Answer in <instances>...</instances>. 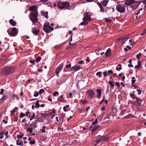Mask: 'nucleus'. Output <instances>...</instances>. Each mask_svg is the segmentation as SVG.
Segmentation results:
<instances>
[{"label":"nucleus","mask_w":146,"mask_h":146,"mask_svg":"<svg viewBox=\"0 0 146 146\" xmlns=\"http://www.w3.org/2000/svg\"><path fill=\"white\" fill-rule=\"evenodd\" d=\"M85 21H84L82 22L81 23L80 25H86L88 24V23Z\"/></svg>","instance_id":"29"},{"label":"nucleus","mask_w":146,"mask_h":146,"mask_svg":"<svg viewBox=\"0 0 146 146\" xmlns=\"http://www.w3.org/2000/svg\"><path fill=\"white\" fill-rule=\"evenodd\" d=\"M100 127V125H97L96 126L94 127H93V128L91 129V131L92 132H93L96 131L97 129H98Z\"/></svg>","instance_id":"21"},{"label":"nucleus","mask_w":146,"mask_h":146,"mask_svg":"<svg viewBox=\"0 0 146 146\" xmlns=\"http://www.w3.org/2000/svg\"><path fill=\"white\" fill-rule=\"evenodd\" d=\"M39 95V92H36L35 94L34 95V96L35 97H37Z\"/></svg>","instance_id":"47"},{"label":"nucleus","mask_w":146,"mask_h":146,"mask_svg":"<svg viewBox=\"0 0 146 146\" xmlns=\"http://www.w3.org/2000/svg\"><path fill=\"white\" fill-rule=\"evenodd\" d=\"M108 1V0H104L101 3H98V4L99 6L101 11H103L104 10V9L102 6L104 7L106 6Z\"/></svg>","instance_id":"7"},{"label":"nucleus","mask_w":146,"mask_h":146,"mask_svg":"<svg viewBox=\"0 0 146 146\" xmlns=\"http://www.w3.org/2000/svg\"><path fill=\"white\" fill-rule=\"evenodd\" d=\"M127 48H128V50H130L131 49V48L129 45H126V47L125 48H124V51L125 52L127 51L128 50Z\"/></svg>","instance_id":"28"},{"label":"nucleus","mask_w":146,"mask_h":146,"mask_svg":"<svg viewBox=\"0 0 146 146\" xmlns=\"http://www.w3.org/2000/svg\"><path fill=\"white\" fill-rule=\"evenodd\" d=\"M81 68V67L80 66H74L72 67L71 70H74L75 71L79 70Z\"/></svg>","instance_id":"13"},{"label":"nucleus","mask_w":146,"mask_h":146,"mask_svg":"<svg viewBox=\"0 0 146 146\" xmlns=\"http://www.w3.org/2000/svg\"><path fill=\"white\" fill-rule=\"evenodd\" d=\"M136 102L138 103L139 105H142V104H143L144 102H143L141 100L138 98H135Z\"/></svg>","instance_id":"15"},{"label":"nucleus","mask_w":146,"mask_h":146,"mask_svg":"<svg viewBox=\"0 0 146 146\" xmlns=\"http://www.w3.org/2000/svg\"><path fill=\"white\" fill-rule=\"evenodd\" d=\"M137 92H138V95L141 94V90H137Z\"/></svg>","instance_id":"52"},{"label":"nucleus","mask_w":146,"mask_h":146,"mask_svg":"<svg viewBox=\"0 0 146 146\" xmlns=\"http://www.w3.org/2000/svg\"><path fill=\"white\" fill-rule=\"evenodd\" d=\"M18 142L19 141L18 140L16 141V144L17 145H20L21 146H23V142H21L19 143Z\"/></svg>","instance_id":"27"},{"label":"nucleus","mask_w":146,"mask_h":146,"mask_svg":"<svg viewBox=\"0 0 146 146\" xmlns=\"http://www.w3.org/2000/svg\"><path fill=\"white\" fill-rule=\"evenodd\" d=\"M133 116L131 114H129L127 115H126L123 118L125 119H129L132 117Z\"/></svg>","instance_id":"25"},{"label":"nucleus","mask_w":146,"mask_h":146,"mask_svg":"<svg viewBox=\"0 0 146 146\" xmlns=\"http://www.w3.org/2000/svg\"><path fill=\"white\" fill-rule=\"evenodd\" d=\"M127 113V110H125L121 111L119 115H120L123 116L126 115Z\"/></svg>","instance_id":"19"},{"label":"nucleus","mask_w":146,"mask_h":146,"mask_svg":"<svg viewBox=\"0 0 146 146\" xmlns=\"http://www.w3.org/2000/svg\"><path fill=\"white\" fill-rule=\"evenodd\" d=\"M69 6V4L68 2H64L61 1L58 3V5L59 9H68Z\"/></svg>","instance_id":"4"},{"label":"nucleus","mask_w":146,"mask_h":146,"mask_svg":"<svg viewBox=\"0 0 146 146\" xmlns=\"http://www.w3.org/2000/svg\"><path fill=\"white\" fill-rule=\"evenodd\" d=\"M35 60H30V61H29V62L31 63H32L33 64H34V63H35Z\"/></svg>","instance_id":"55"},{"label":"nucleus","mask_w":146,"mask_h":146,"mask_svg":"<svg viewBox=\"0 0 146 146\" xmlns=\"http://www.w3.org/2000/svg\"><path fill=\"white\" fill-rule=\"evenodd\" d=\"M35 115L34 113H33V115L31 116V117L30 119V120L32 121L33 119L35 117Z\"/></svg>","instance_id":"36"},{"label":"nucleus","mask_w":146,"mask_h":146,"mask_svg":"<svg viewBox=\"0 0 146 146\" xmlns=\"http://www.w3.org/2000/svg\"><path fill=\"white\" fill-rule=\"evenodd\" d=\"M102 73V72H97V73H96V75H100L101 74V73Z\"/></svg>","instance_id":"59"},{"label":"nucleus","mask_w":146,"mask_h":146,"mask_svg":"<svg viewBox=\"0 0 146 146\" xmlns=\"http://www.w3.org/2000/svg\"><path fill=\"white\" fill-rule=\"evenodd\" d=\"M96 92L97 93V94H101L102 92L101 90L100 89H98L96 90Z\"/></svg>","instance_id":"34"},{"label":"nucleus","mask_w":146,"mask_h":146,"mask_svg":"<svg viewBox=\"0 0 146 146\" xmlns=\"http://www.w3.org/2000/svg\"><path fill=\"white\" fill-rule=\"evenodd\" d=\"M23 38H26V39H29V37L28 36H27L26 35H25L24 36H23Z\"/></svg>","instance_id":"51"},{"label":"nucleus","mask_w":146,"mask_h":146,"mask_svg":"<svg viewBox=\"0 0 146 146\" xmlns=\"http://www.w3.org/2000/svg\"><path fill=\"white\" fill-rule=\"evenodd\" d=\"M122 68L121 67L119 68H116V70L117 71H119L121 70L122 69Z\"/></svg>","instance_id":"63"},{"label":"nucleus","mask_w":146,"mask_h":146,"mask_svg":"<svg viewBox=\"0 0 146 146\" xmlns=\"http://www.w3.org/2000/svg\"><path fill=\"white\" fill-rule=\"evenodd\" d=\"M25 115V114L24 113H21L20 115V117H24Z\"/></svg>","instance_id":"45"},{"label":"nucleus","mask_w":146,"mask_h":146,"mask_svg":"<svg viewBox=\"0 0 146 146\" xmlns=\"http://www.w3.org/2000/svg\"><path fill=\"white\" fill-rule=\"evenodd\" d=\"M4 89H1V91L0 92V95L4 93Z\"/></svg>","instance_id":"53"},{"label":"nucleus","mask_w":146,"mask_h":146,"mask_svg":"<svg viewBox=\"0 0 146 146\" xmlns=\"http://www.w3.org/2000/svg\"><path fill=\"white\" fill-rule=\"evenodd\" d=\"M41 58L40 57H38L35 60L36 62H40L41 60Z\"/></svg>","instance_id":"32"},{"label":"nucleus","mask_w":146,"mask_h":146,"mask_svg":"<svg viewBox=\"0 0 146 146\" xmlns=\"http://www.w3.org/2000/svg\"><path fill=\"white\" fill-rule=\"evenodd\" d=\"M40 106L39 104V101H37L35 103V107L39 108Z\"/></svg>","instance_id":"40"},{"label":"nucleus","mask_w":146,"mask_h":146,"mask_svg":"<svg viewBox=\"0 0 146 146\" xmlns=\"http://www.w3.org/2000/svg\"><path fill=\"white\" fill-rule=\"evenodd\" d=\"M91 15L90 13L88 12H86L84 13V17L83 18V21H89L91 20L90 16Z\"/></svg>","instance_id":"8"},{"label":"nucleus","mask_w":146,"mask_h":146,"mask_svg":"<svg viewBox=\"0 0 146 146\" xmlns=\"http://www.w3.org/2000/svg\"><path fill=\"white\" fill-rule=\"evenodd\" d=\"M130 96H131V97L132 98V99L133 98L134 99H135V98H136L135 97V95L134 94H132L131 93H130Z\"/></svg>","instance_id":"42"},{"label":"nucleus","mask_w":146,"mask_h":146,"mask_svg":"<svg viewBox=\"0 0 146 146\" xmlns=\"http://www.w3.org/2000/svg\"><path fill=\"white\" fill-rule=\"evenodd\" d=\"M27 131H29L30 133H31L33 131V129L31 127H28L27 129Z\"/></svg>","instance_id":"30"},{"label":"nucleus","mask_w":146,"mask_h":146,"mask_svg":"<svg viewBox=\"0 0 146 146\" xmlns=\"http://www.w3.org/2000/svg\"><path fill=\"white\" fill-rule=\"evenodd\" d=\"M44 31L46 33H49L51 31L53 30V29L50 26V24L49 22H46L44 25V27L43 28Z\"/></svg>","instance_id":"3"},{"label":"nucleus","mask_w":146,"mask_h":146,"mask_svg":"<svg viewBox=\"0 0 146 146\" xmlns=\"http://www.w3.org/2000/svg\"><path fill=\"white\" fill-rule=\"evenodd\" d=\"M44 91V89H41L39 91V92L40 94H41Z\"/></svg>","instance_id":"44"},{"label":"nucleus","mask_w":146,"mask_h":146,"mask_svg":"<svg viewBox=\"0 0 146 146\" xmlns=\"http://www.w3.org/2000/svg\"><path fill=\"white\" fill-rule=\"evenodd\" d=\"M14 69V68L13 66L5 67L2 70L1 73L4 75H8L12 73Z\"/></svg>","instance_id":"2"},{"label":"nucleus","mask_w":146,"mask_h":146,"mask_svg":"<svg viewBox=\"0 0 146 146\" xmlns=\"http://www.w3.org/2000/svg\"><path fill=\"white\" fill-rule=\"evenodd\" d=\"M36 6L33 5L30 7L29 9V10L30 11H33L29 15L30 18L33 23L36 22L38 20L37 17L38 13L37 11H36Z\"/></svg>","instance_id":"1"},{"label":"nucleus","mask_w":146,"mask_h":146,"mask_svg":"<svg viewBox=\"0 0 146 146\" xmlns=\"http://www.w3.org/2000/svg\"><path fill=\"white\" fill-rule=\"evenodd\" d=\"M23 135H17V137L18 138H22L23 137Z\"/></svg>","instance_id":"56"},{"label":"nucleus","mask_w":146,"mask_h":146,"mask_svg":"<svg viewBox=\"0 0 146 146\" xmlns=\"http://www.w3.org/2000/svg\"><path fill=\"white\" fill-rule=\"evenodd\" d=\"M141 56V53H139L136 55V57L139 60Z\"/></svg>","instance_id":"38"},{"label":"nucleus","mask_w":146,"mask_h":146,"mask_svg":"<svg viewBox=\"0 0 146 146\" xmlns=\"http://www.w3.org/2000/svg\"><path fill=\"white\" fill-rule=\"evenodd\" d=\"M9 34L11 36H15L17 34V29L16 28H13L10 31V33H9Z\"/></svg>","instance_id":"9"},{"label":"nucleus","mask_w":146,"mask_h":146,"mask_svg":"<svg viewBox=\"0 0 146 146\" xmlns=\"http://www.w3.org/2000/svg\"><path fill=\"white\" fill-rule=\"evenodd\" d=\"M103 75L105 76H109L108 73L107 72H103Z\"/></svg>","instance_id":"39"},{"label":"nucleus","mask_w":146,"mask_h":146,"mask_svg":"<svg viewBox=\"0 0 146 146\" xmlns=\"http://www.w3.org/2000/svg\"><path fill=\"white\" fill-rule=\"evenodd\" d=\"M71 66V65L70 64H68L65 67L67 68H70Z\"/></svg>","instance_id":"43"},{"label":"nucleus","mask_w":146,"mask_h":146,"mask_svg":"<svg viewBox=\"0 0 146 146\" xmlns=\"http://www.w3.org/2000/svg\"><path fill=\"white\" fill-rule=\"evenodd\" d=\"M113 73V72L112 70H109L108 71V74H112Z\"/></svg>","instance_id":"48"},{"label":"nucleus","mask_w":146,"mask_h":146,"mask_svg":"<svg viewBox=\"0 0 146 146\" xmlns=\"http://www.w3.org/2000/svg\"><path fill=\"white\" fill-rule=\"evenodd\" d=\"M129 42L130 43V45L131 46H132V45H133V43L132 42L131 40H129Z\"/></svg>","instance_id":"57"},{"label":"nucleus","mask_w":146,"mask_h":146,"mask_svg":"<svg viewBox=\"0 0 146 146\" xmlns=\"http://www.w3.org/2000/svg\"><path fill=\"white\" fill-rule=\"evenodd\" d=\"M32 32L34 34L36 35L39 33V31L38 30L36 29L35 28H33V29Z\"/></svg>","instance_id":"24"},{"label":"nucleus","mask_w":146,"mask_h":146,"mask_svg":"<svg viewBox=\"0 0 146 146\" xmlns=\"http://www.w3.org/2000/svg\"><path fill=\"white\" fill-rule=\"evenodd\" d=\"M9 98V94L7 92L5 93L4 96L0 99V102H3V101L7 100Z\"/></svg>","instance_id":"10"},{"label":"nucleus","mask_w":146,"mask_h":146,"mask_svg":"<svg viewBox=\"0 0 146 146\" xmlns=\"http://www.w3.org/2000/svg\"><path fill=\"white\" fill-rule=\"evenodd\" d=\"M134 3V0H127L125 1V4L127 5H130Z\"/></svg>","instance_id":"12"},{"label":"nucleus","mask_w":146,"mask_h":146,"mask_svg":"<svg viewBox=\"0 0 146 146\" xmlns=\"http://www.w3.org/2000/svg\"><path fill=\"white\" fill-rule=\"evenodd\" d=\"M41 15L45 17L46 18H48V12L47 11H42Z\"/></svg>","instance_id":"18"},{"label":"nucleus","mask_w":146,"mask_h":146,"mask_svg":"<svg viewBox=\"0 0 146 146\" xmlns=\"http://www.w3.org/2000/svg\"><path fill=\"white\" fill-rule=\"evenodd\" d=\"M116 10L119 12L123 13L125 11V7L122 5L118 4L116 6Z\"/></svg>","instance_id":"6"},{"label":"nucleus","mask_w":146,"mask_h":146,"mask_svg":"<svg viewBox=\"0 0 146 146\" xmlns=\"http://www.w3.org/2000/svg\"><path fill=\"white\" fill-rule=\"evenodd\" d=\"M87 94L89 98L93 99L95 96V93L92 90H88L87 91Z\"/></svg>","instance_id":"11"},{"label":"nucleus","mask_w":146,"mask_h":146,"mask_svg":"<svg viewBox=\"0 0 146 146\" xmlns=\"http://www.w3.org/2000/svg\"><path fill=\"white\" fill-rule=\"evenodd\" d=\"M104 140V137H102L99 140L94 142V144L95 145H96L98 144L100 141H103Z\"/></svg>","instance_id":"14"},{"label":"nucleus","mask_w":146,"mask_h":146,"mask_svg":"<svg viewBox=\"0 0 146 146\" xmlns=\"http://www.w3.org/2000/svg\"><path fill=\"white\" fill-rule=\"evenodd\" d=\"M3 134L1 133H0V139H2L3 138Z\"/></svg>","instance_id":"58"},{"label":"nucleus","mask_w":146,"mask_h":146,"mask_svg":"<svg viewBox=\"0 0 146 146\" xmlns=\"http://www.w3.org/2000/svg\"><path fill=\"white\" fill-rule=\"evenodd\" d=\"M128 39L127 37H123L120 38L118 40V42L121 44V47H124L126 46V42Z\"/></svg>","instance_id":"5"},{"label":"nucleus","mask_w":146,"mask_h":146,"mask_svg":"<svg viewBox=\"0 0 146 146\" xmlns=\"http://www.w3.org/2000/svg\"><path fill=\"white\" fill-rule=\"evenodd\" d=\"M69 107V105H66V106H65L64 107H63V110L65 112H66L67 111L66 108H68Z\"/></svg>","instance_id":"31"},{"label":"nucleus","mask_w":146,"mask_h":146,"mask_svg":"<svg viewBox=\"0 0 146 146\" xmlns=\"http://www.w3.org/2000/svg\"><path fill=\"white\" fill-rule=\"evenodd\" d=\"M111 110L112 111H113L114 113H115L117 111L116 109L115 108L113 107L111 109Z\"/></svg>","instance_id":"41"},{"label":"nucleus","mask_w":146,"mask_h":146,"mask_svg":"<svg viewBox=\"0 0 146 146\" xmlns=\"http://www.w3.org/2000/svg\"><path fill=\"white\" fill-rule=\"evenodd\" d=\"M58 100L60 102H64L65 101V100L63 98L62 95H61L59 97H58Z\"/></svg>","instance_id":"23"},{"label":"nucleus","mask_w":146,"mask_h":146,"mask_svg":"<svg viewBox=\"0 0 146 146\" xmlns=\"http://www.w3.org/2000/svg\"><path fill=\"white\" fill-rule=\"evenodd\" d=\"M141 65L140 64V62H139L138 63L137 65L135 66V68H139V67H140Z\"/></svg>","instance_id":"37"},{"label":"nucleus","mask_w":146,"mask_h":146,"mask_svg":"<svg viewBox=\"0 0 146 146\" xmlns=\"http://www.w3.org/2000/svg\"><path fill=\"white\" fill-rule=\"evenodd\" d=\"M98 119L97 118L95 119V121L92 123V125H96L97 123L98 122Z\"/></svg>","instance_id":"35"},{"label":"nucleus","mask_w":146,"mask_h":146,"mask_svg":"<svg viewBox=\"0 0 146 146\" xmlns=\"http://www.w3.org/2000/svg\"><path fill=\"white\" fill-rule=\"evenodd\" d=\"M142 3L144 4H146V0H143Z\"/></svg>","instance_id":"64"},{"label":"nucleus","mask_w":146,"mask_h":146,"mask_svg":"<svg viewBox=\"0 0 146 146\" xmlns=\"http://www.w3.org/2000/svg\"><path fill=\"white\" fill-rule=\"evenodd\" d=\"M105 21L108 23H110L111 21V20L110 19L108 18H106L105 19Z\"/></svg>","instance_id":"33"},{"label":"nucleus","mask_w":146,"mask_h":146,"mask_svg":"<svg viewBox=\"0 0 146 146\" xmlns=\"http://www.w3.org/2000/svg\"><path fill=\"white\" fill-rule=\"evenodd\" d=\"M64 66V64L63 63L61 64L60 66L56 69V72H59L62 70L63 67Z\"/></svg>","instance_id":"16"},{"label":"nucleus","mask_w":146,"mask_h":146,"mask_svg":"<svg viewBox=\"0 0 146 146\" xmlns=\"http://www.w3.org/2000/svg\"><path fill=\"white\" fill-rule=\"evenodd\" d=\"M80 103L82 105H85L89 103V101L87 100H80Z\"/></svg>","instance_id":"17"},{"label":"nucleus","mask_w":146,"mask_h":146,"mask_svg":"<svg viewBox=\"0 0 146 146\" xmlns=\"http://www.w3.org/2000/svg\"><path fill=\"white\" fill-rule=\"evenodd\" d=\"M16 111H15V109H14L12 111H11V114L12 115H14V112Z\"/></svg>","instance_id":"60"},{"label":"nucleus","mask_w":146,"mask_h":146,"mask_svg":"<svg viewBox=\"0 0 146 146\" xmlns=\"http://www.w3.org/2000/svg\"><path fill=\"white\" fill-rule=\"evenodd\" d=\"M109 137H104V140L106 141H107L108 140Z\"/></svg>","instance_id":"54"},{"label":"nucleus","mask_w":146,"mask_h":146,"mask_svg":"<svg viewBox=\"0 0 146 146\" xmlns=\"http://www.w3.org/2000/svg\"><path fill=\"white\" fill-rule=\"evenodd\" d=\"M105 98V96H104L103 97L102 100L100 102V104H102L103 102L104 101V99Z\"/></svg>","instance_id":"62"},{"label":"nucleus","mask_w":146,"mask_h":146,"mask_svg":"<svg viewBox=\"0 0 146 146\" xmlns=\"http://www.w3.org/2000/svg\"><path fill=\"white\" fill-rule=\"evenodd\" d=\"M83 63V61L82 60H81L80 61H79L78 63V64H82Z\"/></svg>","instance_id":"61"},{"label":"nucleus","mask_w":146,"mask_h":146,"mask_svg":"<svg viewBox=\"0 0 146 146\" xmlns=\"http://www.w3.org/2000/svg\"><path fill=\"white\" fill-rule=\"evenodd\" d=\"M61 46V45H57L56 46L54 47V48H60Z\"/></svg>","instance_id":"50"},{"label":"nucleus","mask_w":146,"mask_h":146,"mask_svg":"<svg viewBox=\"0 0 146 146\" xmlns=\"http://www.w3.org/2000/svg\"><path fill=\"white\" fill-rule=\"evenodd\" d=\"M132 80H131L132 82V86L133 87H136L135 86L133 85V83H134L135 82V77H132Z\"/></svg>","instance_id":"26"},{"label":"nucleus","mask_w":146,"mask_h":146,"mask_svg":"<svg viewBox=\"0 0 146 146\" xmlns=\"http://www.w3.org/2000/svg\"><path fill=\"white\" fill-rule=\"evenodd\" d=\"M106 56H109L111 55V49L110 48L107 49L105 53Z\"/></svg>","instance_id":"20"},{"label":"nucleus","mask_w":146,"mask_h":146,"mask_svg":"<svg viewBox=\"0 0 146 146\" xmlns=\"http://www.w3.org/2000/svg\"><path fill=\"white\" fill-rule=\"evenodd\" d=\"M58 91H55L53 93V95L54 96H56V95L58 94Z\"/></svg>","instance_id":"46"},{"label":"nucleus","mask_w":146,"mask_h":146,"mask_svg":"<svg viewBox=\"0 0 146 146\" xmlns=\"http://www.w3.org/2000/svg\"><path fill=\"white\" fill-rule=\"evenodd\" d=\"M9 22L11 25L13 26H15L16 25V23L13 19H10L9 21Z\"/></svg>","instance_id":"22"},{"label":"nucleus","mask_w":146,"mask_h":146,"mask_svg":"<svg viewBox=\"0 0 146 146\" xmlns=\"http://www.w3.org/2000/svg\"><path fill=\"white\" fill-rule=\"evenodd\" d=\"M30 143L31 144H34L35 143V140H33V141H30Z\"/></svg>","instance_id":"49"}]
</instances>
